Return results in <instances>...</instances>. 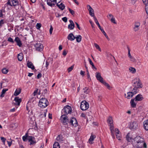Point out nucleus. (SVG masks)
Masks as SVG:
<instances>
[{"mask_svg": "<svg viewBox=\"0 0 148 148\" xmlns=\"http://www.w3.org/2000/svg\"><path fill=\"white\" fill-rule=\"evenodd\" d=\"M134 142L133 146L136 148L143 147L147 148V145L143 138H141L140 136H137L134 139Z\"/></svg>", "mask_w": 148, "mask_h": 148, "instance_id": "nucleus-1", "label": "nucleus"}, {"mask_svg": "<svg viewBox=\"0 0 148 148\" xmlns=\"http://www.w3.org/2000/svg\"><path fill=\"white\" fill-rule=\"evenodd\" d=\"M132 83V86L134 87L133 89L134 91L137 92V88H140L143 87V85L141 81L138 78H136L134 79Z\"/></svg>", "mask_w": 148, "mask_h": 148, "instance_id": "nucleus-2", "label": "nucleus"}, {"mask_svg": "<svg viewBox=\"0 0 148 148\" xmlns=\"http://www.w3.org/2000/svg\"><path fill=\"white\" fill-rule=\"evenodd\" d=\"M49 104V102L47 99L44 98L41 99L39 101V106L42 108L46 107Z\"/></svg>", "mask_w": 148, "mask_h": 148, "instance_id": "nucleus-3", "label": "nucleus"}, {"mask_svg": "<svg viewBox=\"0 0 148 148\" xmlns=\"http://www.w3.org/2000/svg\"><path fill=\"white\" fill-rule=\"evenodd\" d=\"M72 110L71 107L68 105H67L65 106L63 109H62V112L63 113L64 112V115H67L69 114H71L72 112Z\"/></svg>", "mask_w": 148, "mask_h": 148, "instance_id": "nucleus-4", "label": "nucleus"}, {"mask_svg": "<svg viewBox=\"0 0 148 148\" xmlns=\"http://www.w3.org/2000/svg\"><path fill=\"white\" fill-rule=\"evenodd\" d=\"M89 107L88 103L86 101H83L81 103L80 108L83 111L87 110Z\"/></svg>", "mask_w": 148, "mask_h": 148, "instance_id": "nucleus-5", "label": "nucleus"}, {"mask_svg": "<svg viewBox=\"0 0 148 148\" xmlns=\"http://www.w3.org/2000/svg\"><path fill=\"white\" fill-rule=\"evenodd\" d=\"M137 93V91H134L133 90H132V92H129L127 93V96L126 94H125L124 95L126 98L128 99H130L134 95L136 94Z\"/></svg>", "mask_w": 148, "mask_h": 148, "instance_id": "nucleus-6", "label": "nucleus"}, {"mask_svg": "<svg viewBox=\"0 0 148 148\" xmlns=\"http://www.w3.org/2000/svg\"><path fill=\"white\" fill-rule=\"evenodd\" d=\"M60 118L62 122L64 125H66L69 123V120L67 119V117L65 115H62Z\"/></svg>", "mask_w": 148, "mask_h": 148, "instance_id": "nucleus-7", "label": "nucleus"}, {"mask_svg": "<svg viewBox=\"0 0 148 148\" xmlns=\"http://www.w3.org/2000/svg\"><path fill=\"white\" fill-rule=\"evenodd\" d=\"M34 46L37 51H41L43 50V46L40 43L37 42L34 44Z\"/></svg>", "mask_w": 148, "mask_h": 148, "instance_id": "nucleus-8", "label": "nucleus"}, {"mask_svg": "<svg viewBox=\"0 0 148 148\" xmlns=\"http://www.w3.org/2000/svg\"><path fill=\"white\" fill-rule=\"evenodd\" d=\"M69 123L70 125L75 127H77L78 125L76 119L74 117L71 119Z\"/></svg>", "mask_w": 148, "mask_h": 148, "instance_id": "nucleus-9", "label": "nucleus"}, {"mask_svg": "<svg viewBox=\"0 0 148 148\" xmlns=\"http://www.w3.org/2000/svg\"><path fill=\"white\" fill-rule=\"evenodd\" d=\"M95 76L97 79L101 83H103L104 81L103 80V79L101 77V74L99 72H97L96 73Z\"/></svg>", "mask_w": 148, "mask_h": 148, "instance_id": "nucleus-10", "label": "nucleus"}, {"mask_svg": "<svg viewBox=\"0 0 148 148\" xmlns=\"http://www.w3.org/2000/svg\"><path fill=\"white\" fill-rule=\"evenodd\" d=\"M28 141L30 142V145H34L36 143L35 138L32 136L28 137Z\"/></svg>", "mask_w": 148, "mask_h": 148, "instance_id": "nucleus-11", "label": "nucleus"}, {"mask_svg": "<svg viewBox=\"0 0 148 148\" xmlns=\"http://www.w3.org/2000/svg\"><path fill=\"white\" fill-rule=\"evenodd\" d=\"M138 123L136 121H134L130 123V128L131 129L136 130L138 127Z\"/></svg>", "mask_w": 148, "mask_h": 148, "instance_id": "nucleus-12", "label": "nucleus"}, {"mask_svg": "<svg viewBox=\"0 0 148 148\" xmlns=\"http://www.w3.org/2000/svg\"><path fill=\"white\" fill-rule=\"evenodd\" d=\"M87 7L88 8V10L89 11L90 15L92 17H95L94 13V10L89 5H87Z\"/></svg>", "mask_w": 148, "mask_h": 148, "instance_id": "nucleus-13", "label": "nucleus"}, {"mask_svg": "<svg viewBox=\"0 0 148 148\" xmlns=\"http://www.w3.org/2000/svg\"><path fill=\"white\" fill-rule=\"evenodd\" d=\"M109 126L110 127V130L111 131V135L113 138H115V136L113 132L114 131V124L113 123L109 124Z\"/></svg>", "mask_w": 148, "mask_h": 148, "instance_id": "nucleus-14", "label": "nucleus"}, {"mask_svg": "<svg viewBox=\"0 0 148 148\" xmlns=\"http://www.w3.org/2000/svg\"><path fill=\"white\" fill-rule=\"evenodd\" d=\"M50 1L49 2L48 1V0H47V4L49 6L51 7H52L56 3H57V0H49Z\"/></svg>", "mask_w": 148, "mask_h": 148, "instance_id": "nucleus-15", "label": "nucleus"}, {"mask_svg": "<svg viewBox=\"0 0 148 148\" xmlns=\"http://www.w3.org/2000/svg\"><path fill=\"white\" fill-rule=\"evenodd\" d=\"M134 99L136 101H141L144 99V98L142 95L140 94L137 95Z\"/></svg>", "mask_w": 148, "mask_h": 148, "instance_id": "nucleus-16", "label": "nucleus"}, {"mask_svg": "<svg viewBox=\"0 0 148 148\" xmlns=\"http://www.w3.org/2000/svg\"><path fill=\"white\" fill-rule=\"evenodd\" d=\"M140 23L138 22H136L135 23L134 27V31L136 32L138 31L139 29Z\"/></svg>", "mask_w": 148, "mask_h": 148, "instance_id": "nucleus-17", "label": "nucleus"}, {"mask_svg": "<svg viewBox=\"0 0 148 148\" xmlns=\"http://www.w3.org/2000/svg\"><path fill=\"white\" fill-rule=\"evenodd\" d=\"M14 100L15 101V104L16 105L19 106L20 104V103L21 101V99H20L18 97H15Z\"/></svg>", "mask_w": 148, "mask_h": 148, "instance_id": "nucleus-18", "label": "nucleus"}, {"mask_svg": "<svg viewBox=\"0 0 148 148\" xmlns=\"http://www.w3.org/2000/svg\"><path fill=\"white\" fill-rule=\"evenodd\" d=\"M69 21L70 24L68 26V28L70 30L73 29L75 27L74 24L72 20H70Z\"/></svg>", "mask_w": 148, "mask_h": 148, "instance_id": "nucleus-19", "label": "nucleus"}, {"mask_svg": "<svg viewBox=\"0 0 148 148\" xmlns=\"http://www.w3.org/2000/svg\"><path fill=\"white\" fill-rule=\"evenodd\" d=\"M137 101H136L134 99H132L130 103L131 106L132 108H135L137 103Z\"/></svg>", "mask_w": 148, "mask_h": 148, "instance_id": "nucleus-20", "label": "nucleus"}, {"mask_svg": "<svg viewBox=\"0 0 148 148\" xmlns=\"http://www.w3.org/2000/svg\"><path fill=\"white\" fill-rule=\"evenodd\" d=\"M67 38L68 39L71 41L73 40L75 38V37L73 34L71 33L68 36Z\"/></svg>", "mask_w": 148, "mask_h": 148, "instance_id": "nucleus-21", "label": "nucleus"}, {"mask_svg": "<svg viewBox=\"0 0 148 148\" xmlns=\"http://www.w3.org/2000/svg\"><path fill=\"white\" fill-rule=\"evenodd\" d=\"M14 40L16 42L18 45L19 47H21L22 44L19 38L18 37H16Z\"/></svg>", "mask_w": 148, "mask_h": 148, "instance_id": "nucleus-22", "label": "nucleus"}, {"mask_svg": "<svg viewBox=\"0 0 148 148\" xmlns=\"http://www.w3.org/2000/svg\"><path fill=\"white\" fill-rule=\"evenodd\" d=\"M144 128L145 130L148 131V120L145 121L143 123Z\"/></svg>", "mask_w": 148, "mask_h": 148, "instance_id": "nucleus-23", "label": "nucleus"}, {"mask_svg": "<svg viewBox=\"0 0 148 148\" xmlns=\"http://www.w3.org/2000/svg\"><path fill=\"white\" fill-rule=\"evenodd\" d=\"M56 140L59 142L62 143L64 140V138L61 135H59L56 138Z\"/></svg>", "mask_w": 148, "mask_h": 148, "instance_id": "nucleus-24", "label": "nucleus"}, {"mask_svg": "<svg viewBox=\"0 0 148 148\" xmlns=\"http://www.w3.org/2000/svg\"><path fill=\"white\" fill-rule=\"evenodd\" d=\"M27 66L28 67L31 69L32 70L35 69L34 66L31 62L28 61L27 62Z\"/></svg>", "mask_w": 148, "mask_h": 148, "instance_id": "nucleus-25", "label": "nucleus"}, {"mask_svg": "<svg viewBox=\"0 0 148 148\" xmlns=\"http://www.w3.org/2000/svg\"><path fill=\"white\" fill-rule=\"evenodd\" d=\"M29 136H28V133H26L25 135L22 137L23 140L24 141H26L27 140H28V137Z\"/></svg>", "mask_w": 148, "mask_h": 148, "instance_id": "nucleus-26", "label": "nucleus"}, {"mask_svg": "<svg viewBox=\"0 0 148 148\" xmlns=\"http://www.w3.org/2000/svg\"><path fill=\"white\" fill-rule=\"evenodd\" d=\"M56 5L61 10H63L65 7L64 5L62 3H61L60 4H58V3H57L56 4Z\"/></svg>", "mask_w": 148, "mask_h": 148, "instance_id": "nucleus-27", "label": "nucleus"}, {"mask_svg": "<svg viewBox=\"0 0 148 148\" xmlns=\"http://www.w3.org/2000/svg\"><path fill=\"white\" fill-rule=\"evenodd\" d=\"M94 21H95V23H96V24L98 26V27L99 28V29L100 30L102 29H102L101 28V26H100L98 20H97V19L95 17H94Z\"/></svg>", "mask_w": 148, "mask_h": 148, "instance_id": "nucleus-28", "label": "nucleus"}, {"mask_svg": "<svg viewBox=\"0 0 148 148\" xmlns=\"http://www.w3.org/2000/svg\"><path fill=\"white\" fill-rule=\"evenodd\" d=\"M23 54L22 53H20L18 54V59L19 61H21L23 58Z\"/></svg>", "mask_w": 148, "mask_h": 148, "instance_id": "nucleus-29", "label": "nucleus"}, {"mask_svg": "<svg viewBox=\"0 0 148 148\" xmlns=\"http://www.w3.org/2000/svg\"><path fill=\"white\" fill-rule=\"evenodd\" d=\"M88 60L90 64L92 66V68L93 70H94V69H95V70H96L97 69L96 68L95 66H94L93 63L91 61V60L90 58H88Z\"/></svg>", "mask_w": 148, "mask_h": 148, "instance_id": "nucleus-30", "label": "nucleus"}, {"mask_svg": "<svg viewBox=\"0 0 148 148\" xmlns=\"http://www.w3.org/2000/svg\"><path fill=\"white\" fill-rule=\"evenodd\" d=\"M53 148H60V146L59 143L58 142H55L53 145Z\"/></svg>", "mask_w": 148, "mask_h": 148, "instance_id": "nucleus-31", "label": "nucleus"}, {"mask_svg": "<svg viewBox=\"0 0 148 148\" xmlns=\"http://www.w3.org/2000/svg\"><path fill=\"white\" fill-rule=\"evenodd\" d=\"M12 6H16L18 5V0H12Z\"/></svg>", "mask_w": 148, "mask_h": 148, "instance_id": "nucleus-32", "label": "nucleus"}, {"mask_svg": "<svg viewBox=\"0 0 148 148\" xmlns=\"http://www.w3.org/2000/svg\"><path fill=\"white\" fill-rule=\"evenodd\" d=\"M8 89H3L2 90L1 92V94L0 95V97H3L4 96V94H5L6 92L8 91Z\"/></svg>", "mask_w": 148, "mask_h": 148, "instance_id": "nucleus-33", "label": "nucleus"}, {"mask_svg": "<svg viewBox=\"0 0 148 148\" xmlns=\"http://www.w3.org/2000/svg\"><path fill=\"white\" fill-rule=\"evenodd\" d=\"M96 137L95 135H93L92 134L89 140V141L90 143L91 142L93 141Z\"/></svg>", "mask_w": 148, "mask_h": 148, "instance_id": "nucleus-34", "label": "nucleus"}, {"mask_svg": "<svg viewBox=\"0 0 148 148\" xmlns=\"http://www.w3.org/2000/svg\"><path fill=\"white\" fill-rule=\"evenodd\" d=\"M108 123L109 124L113 123V121L112 117L109 116L107 120Z\"/></svg>", "mask_w": 148, "mask_h": 148, "instance_id": "nucleus-35", "label": "nucleus"}, {"mask_svg": "<svg viewBox=\"0 0 148 148\" xmlns=\"http://www.w3.org/2000/svg\"><path fill=\"white\" fill-rule=\"evenodd\" d=\"M130 133H128L126 136V139L128 142H130L132 138L130 136Z\"/></svg>", "mask_w": 148, "mask_h": 148, "instance_id": "nucleus-36", "label": "nucleus"}, {"mask_svg": "<svg viewBox=\"0 0 148 148\" xmlns=\"http://www.w3.org/2000/svg\"><path fill=\"white\" fill-rule=\"evenodd\" d=\"M76 41L77 42H80L82 40V36L80 35H79L75 37Z\"/></svg>", "mask_w": 148, "mask_h": 148, "instance_id": "nucleus-37", "label": "nucleus"}, {"mask_svg": "<svg viewBox=\"0 0 148 148\" xmlns=\"http://www.w3.org/2000/svg\"><path fill=\"white\" fill-rule=\"evenodd\" d=\"M84 92L85 93L88 94L90 92L89 88L87 87H85L83 88Z\"/></svg>", "mask_w": 148, "mask_h": 148, "instance_id": "nucleus-38", "label": "nucleus"}, {"mask_svg": "<svg viewBox=\"0 0 148 148\" xmlns=\"http://www.w3.org/2000/svg\"><path fill=\"white\" fill-rule=\"evenodd\" d=\"M129 70L130 71V72L133 73H135L136 72V69L133 67H130L129 69Z\"/></svg>", "mask_w": 148, "mask_h": 148, "instance_id": "nucleus-39", "label": "nucleus"}, {"mask_svg": "<svg viewBox=\"0 0 148 148\" xmlns=\"http://www.w3.org/2000/svg\"><path fill=\"white\" fill-rule=\"evenodd\" d=\"M101 32H102V33L106 37V38H107V39L108 40H110V39L108 37V36L107 35L106 33L103 30V29H102L101 30Z\"/></svg>", "mask_w": 148, "mask_h": 148, "instance_id": "nucleus-40", "label": "nucleus"}, {"mask_svg": "<svg viewBox=\"0 0 148 148\" xmlns=\"http://www.w3.org/2000/svg\"><path fill=\"white\" fill-rule=\"evenodd\" d=\"M21 90H16L14 93V95L16 96L18 95L21 93Z\"/></svg>", "mask_w": 148, "mask_h": 148, "instance_id": "nucleus-41", "label": "nucleus"}, {"mask_svg": "<svg viewBox=\"0 0 148 148\" xmlns=\"http://www.w3.org/2000/svg\"><path fill=\"white\" fill-rule=\"evenodd\" d=\"M102 84H103L106 87H107L108 89H110V86L108 83L104 81Z\"/></svg>", "mask_w": 148, "mask_h": 148, "instance_id": "nucleus-42", "label": "nucleus"}, {"mask_svg": "<svg viewBox=\"0 0 148 148\" xmlns=\"http://www.w3.org/2000/svg\"><path fill=\"white\" fill-rule=\"evenodd\" d=\"M8 70L6 68L3 69L2 70V73L4 74H6L8 72Z\"/></svg>", "mask_w": 148, "mask_h": 148, "instance_id": "nucleus-43", "label": "nucleus"}, {"mask_svg": "<svg viewBox=\"0 0 148 148\" xmlns=\"http://www.w3.org/2000/svg\"><path fill=\"white\" fill-rule=\"evenodd\" d=\"M41 24L40 23H37L36 25V28L38 29H39L41 27Z\"/></svg>", "mask_w": 148, "mask_h": 148, "instance_id": "nucleus-44", "label": "nucleus"}, {"mask_svg": "<svg viewBox=\"0 0 148 148\" xmlns=\"http://www.w3.org/2000/svg\"><path fill=\"white\" fill-rule=\"evenodd\" d=\"M145 10L147 13L148 14V3H145Z\"/></svg>", "mask_w": 148, "mask_h": 148, "instance_id": "nucleus-45", "label": "nucleus"}, {"mask_svg": "<svg viewBox=\"0 0 148 148\" xmlns=\"http://www.w3.org/2000/svg\"><path fill=\"white\" fill-rule=\"evenodd\" d=\"M1 140L4 144H5V141L6 140V139L3 137H1L0 138Z\"/></svg>", "mask_w": 148, "mask_h": 148, "instance_id": "nucleus-46", "label": "nucleus"}, {"mask_svg": "<svg viewBox=\"0 0 148 148\" xmlns=\"http://www.w3.org/2000/svg\"><path fill=\"white\" fill-rule=\"evenodd\" d=\"M116 138L119 140H120L121 138V135L120 134H116Z\"/></svg>", "mask_w": 148, "mask_h": 148, "instance_id": "nucleus-47", "label": "nucleus"}, {"mask_svg": "<svg viewBox=\"0 0 148 148\" xmlns=\"http://www.w3.org/2000/svg\"><path fill=\"white\" fill-rule=\"evenodd\" d=\"M127 48L128 49V55L129 58H130V57H131L132 56L131 55L130 53V48L128 46H127Z\"/></svg>", "mask_w": 148, "mask_h": 148, "instance_id": "nucleus-48", "label": "nucleus"}, {"mask_svg": "<svg viewBox=\"0 0 148 148\" xmlns=\"http://www.w3.org/2000/svg\"><path fill=\"white\" fill-rule=\"evenodd\" d=\"M94 46L97 49H99V51H101V50L99 46L97 44L95 43L94 44Z\"/></svg>", "mask_w": 148, "mask_h": 148, "instance_id": "nucleus-49", "label": "nucleus"}, {"mask_svg": "<svg viewBox=\"0 0 148 148\" xmlns=\"http://www.w3.org/2000/svg\"><path fill=\"white\" fill-rule=\"evenodd\" d=\"M69 10L71 14L72 15H73L75 14V12L73 10H71V9L69 8Z\"/></svg>", "mask_w": 148, "mask_h": 148, "instance_id": "nucleus-50", "label": "nucleus"}, {"mask_svg": "<svg viewBox=\"0 0 148 148\" xmlns=\"http://www.w3.org/2000/svg\"><path fill=\"white\" fill-rule=\"evenodd\" d=\"M8 41L12 43H14V41L12 38L10 37L8 38Z\"/></svg>", "mask_w": 148, "mask_h": 148, "instance_id": "nucleus-51", "label": "nucleus"}, {"mask_svg": "<svg viewBox=\"0 0 148 148\" xmlns=\"http://www.w3.org/2000/svg\"><path fill=\"white\" fill-rule=\"evenodd\" d=\"M111 21L113 23L115 24H116V23L115 21V19L113 17L111 19Z\"/></svg>", "mask_w": 148, "mask_h": 148, "instance_id": "nucleus-52", "label": "nucleus"}, {"mask_svg": "<svg viewBox=\"0 0 148 148\" xmlns=\"http://www.w3.org/2000/svg\"><path fill=\"white\" fill-rule=\"evenodd\" d=\"M62 20L65 23H66L67 21V18L66 17H64L62 18Z\"/></svg>", "mask_w": 148, "mask_h": 148, "instance_id": "nucleus-53", "label": "nucleus"}, {"mask_svg": "<svg viewBox=\"0 0 148 148\" xmlns=\"http://www.w3.org/2000/svg\"><path fill=\"white\" fill-rule=\"evenodd\" d=\"M73 66H71V67H69L68 69V71L69 72H71L73 69Z\"/></svg>", "mask_w": 148, "mask_h": 148, "instance_id": "nucleus-54", "label": "nucleus"}, {"mask_svg": "<svg viewBox=\"0 0 148 148\" xmlns=\"http://www.w3.org/2000/svg\"><path fill=\"white\" fill-rule=\"evenodd\" d=\"M38 89H37L36 90H35L33 92V95L34 96H35L37 95V93L38 92Z\"/></svg>", "mask_w": 148, "mask_h": 148, "instance_id": "nucleus-55", "label": "nucleus"}, {"mask_svg": "<svg viewBox=\"0 0 148 148\" xmlns=\"http://www.w3.org/2000/svg\"><path fill=\"white\" fill-rule=\"evenodd\" d=\"M129 58L130 59V60L131 61H132L133 62H135V61H136L135 59L132 56H131V57H130Z\"/></svg>", "mask_w": 148, "mask_h": 148, "instance_id": "nucleus-56", "label": "nucleus"}, {"mask_svg": "<svg viewBox=\"0 0 148 148\" xmlns=\"http://www.w3.org/2000/svg\"><path fill=\"white\" fill-rule=\"evenodd\" d=\"M4 23V20L3 19L1 20L0 21V26L1 27L2 25Z\"/></svg>", "mask_w": 148, "mask_h": 148, "instance_id": "nucleus-57", "label": "nucleus"}, {"mask_svg": "<svg viewBox=\"0 0 148 148\" xmlns=\"http://www.w3.org/2000/svg\"><path fill=\"white\" fill-rule=\"evenodd\" d=\"M115 132H116V134H120V132L119 131V130L117 128H116L115 130Z\"/></svg>", "mask_w": 148, "mask_h": 148, "instance_id": "nucleus-58", "label": "nucleus"}, {"mask_svg": "<svg viewBox=\"0 0 148 148\" xmlns=\"http://www.w3.org/2000/svg\"><path fill=\"white\" fill-rule=\"evenodd\" d=\"M53 30V28L51 26L50 28L49 29V33L50 34H51L52 32V31Z\"/></svg>", "mask_w": 148, "mask_h": 148, "instance_id": "nucleus-59", "label": "nucleus"}, {"mask_svg": "<svg viewBox=\"0 0 148 148\" xmlns=\"http://www.w3.org/2000/svg\"><path fill=\"white\" fill-rule=\"evenodd\" d=\"M67 53V52L66 50H64L62 53V54L64 56H65Z\"/></svg>", "mask_w": 148, "mask_h": 148, "instance_id": "nucleus-60", "label": "nucleus"}, {"mask_svg": "<svg viewBox=\"0 0 148 148\" xmlns=\"http://www.w3.org/2000/svg\"><path fill=\"white\" fill-rule=\"evenodd\" d=\"M89 22L90 23L91 25V26H92V27L93 28H94V27L93 26V25H94V23L92 22V21L90 20L89 21Z\"/></svg>", "mask_w": 148, "mask_h": 148, "instance_id": "nucleus-61", "label": "nucleus"}, {"mask_svg": "<svg viewBox=\"0 0 148 148\" xmlns=\"http://www.w3.org/2000/svg\"><path fill=\"white\" fill-rule=\"evenodd\" d=\"M3 12V10H0V17H2L3 16V14H2Z\"/></svg>", "mask_w": 148, "mask_h": 148, "instance_id": "nucleus-62", "label": "nucleus"}, {"mask_svg": "<svg viewBox=\"0 0 148 148\" xmlns=\"http://www.w3.org/2000/svg\"><path fill=\"white\" fill-rule=\"evenodd\" d=\"M42 77V74L40 73H39L37 76V77L38 79H39Z\"/></svg>", "mask_w": 148, "mask_h": 148, "instance_id": "nucleus-63", "label": "nucleus"}, {"mask_svg": "<svg viewBox=\"0 0 148 148\" xmlns=\"http://www.w3.org/2000/svg\"><path fill=\"white\" fill-rule=\"evenodd\" d=\"M7 142L8 146L9 147L12 144V141H7Z\"/></svg>", "mask_w": 148, "mask_h": 148, "instance_id": "nucleus-64", "label": "nucleus"}]
</instances>
